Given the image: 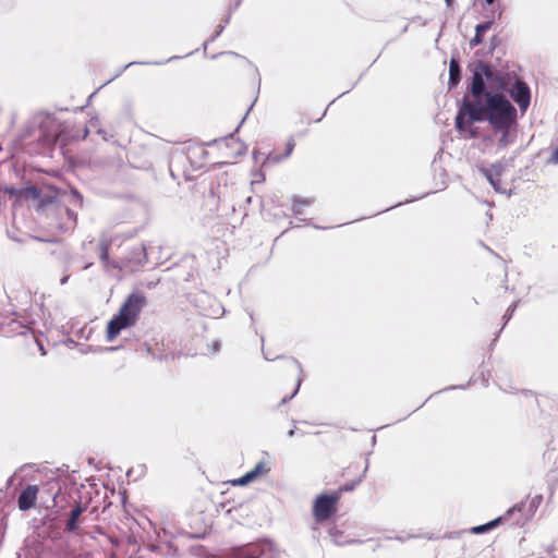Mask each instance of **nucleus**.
<instances>
[{
    "label": "nucleus",
    "mask_w": 558,
    "mask_h": 558,
    "mask_svg": "<svg viewBox=\"0 0 558 558\" xmlns=\"http://www.w3.org/2000/svg\"><path fill=\"white\" fill-rule=\"evenodd\" d=\"M487 120L493 128H511L517 120V109L499 93H486L485 101H470L466 97L456 117V128L466 131L475 121Z\"/></svg>",
    "instance_id": "obj_1"
},
{
    "label": "nucleus",
    "mask_w": 558,
    "mask_h": 558,
    "mask_svg": "<svg viewBox=\"0 0 558 558\" xmlns=\"http://www.w3.org/2000/svg\"><path fill=\"white\" fill-rule=\"evenodd\" d=\"M147 305V299L142 292H133L121 304L118 314L108 323L106 339L113 341L122 330L134 327L142 311Z\"/></svg>",
    "instance_id": "obj_2"
},
{
    "label": "nucleus",
    "mask_w": 558,
    "mask_h": 558,
    "mask_svg": "<svg viewBox=\"0 0 558 558\" xmlns=\"http://www.w3.org/2000/svg\"><path fill=\"white\" fill-rule=\"evenodd\" d=\"M353 469L355 477L351 484H343L331 494H320L315 498L312 506V514L316 523L330 520L338 511V504L342 495L352 492L362 482V471L356 466H351L348 471L350 472Z\"/></svg>",
    "instance_id": "obj_3"
},
{
    "label": "nucleus",
    "mask_w": 558,
    "mask_h": 558,
    "mask_svg": "<svg viewBox=\"0 0 558 558\" xmlns=\"http://www.w3.org/2000/svg\"><path fill=\"white\" fill-rule=\"evenodd\" d=\"M277 395L281 403L291 400L299 391L302 381V366L293 359L286 360L280 367Z\"/></svg>",
    "instance_id": "obj_4"
},
{
    "label": "nucleus",
    "mask_w": 558,
    "mask_h": 558,
    "mask_svg": "<svg viewBox=\"0 0 558 558\" xmlns=\"http://www.w3.org/2000/svg\"><path fill=\"white\" fill-rule=\"evenodd\" d=\"M246 151L245 145L238 138L230 136L220 141H216L209 145V160L211 165H231Z\"/></svg>",
    "instance_id": "obj_5"
},
{
    "label": "nucleus",
    "mask_w": 558,
    "mask_h": 558,
    "mask_svg": "<svg viewBox=\"0 0 558 558\" xmlns=\"http://www.w3.org/2000/svg\"><path fill=\"white\" fill-rule=\"evenodd\" d=\"M494 69L485 62H478L473 72L470 93L473 97L472 101H482L485 99V80H493Z\"/></svg>",
    "instance_id": "obj_6"
},
{
    "label": "nucleus",
    "mask_w": 558,
    "mask_h": 558,
    "mask_svg": "<svg viewBox=\"0 0 558 558\" xmlns=\"http://www.w3.org/2000/svg\"><path fill=\"white\" fill-rule=\"evenodd\" d=\"M185 156L194 169H203L207 166H211V163L208 162L210 158L208 148H205L202 145L189 146L186 148Z\"/></svg>",
    "instance_id": "obj_7"
},
{
    "label": "nucleus",
    "mask_w": 558,
    "mask_h": 558,
    "mask_svg": "<svg viewBox=\"0 0 558 558\" xmlns=\"http://www.w3.org/2000/svg\"><path fill=\"white\" fill-rule=\"evenodd\" d=\"M295 147V142L291 137L289 138L282 147H276L272 151H270L264 161L262 162V168H267L271 165L278 163L287 159L293 151Z\"/></svg>",
    "instance_id": "obj_8"
},
{
    "label": "nucleus",
    "mask_w": 558,
    "mask_h": 558,
    "mask_svg": "<svg viewBox=\"0 0 558 558\" xmlns=\"http://www.w3.org/2000/svg\"><path fill=\"white\" fill-rule=\"evenodd\" d=\"M525 502L521 501L520 504L514 505L511 507L504 515L498 517L495 520L489 521L486 524L477 525L471 529V532L473 534H482L485 533L494 527H496L501 522L509 521L515 513H520L524 510Z\"/></svg>",
    "instance_id": "obj_9"
},
{
    "label": "nucleus",
    "mask_w": 558,
    "mask_h": 558,
    "mask_svg": "<svg viewBox=\"0 0 558 558\" xmlns=\"http://www.w3.org/2000/svg\"><path fill=\"white\" fill-rule=\"evenodd\" d=\"M511 98L518 104L522 112H524L531 101V93L527 84L521 80H517L513 87L509 90Z\"/></svg>",
    "instance_id": "obj_10"
},
{
    "label": "nucleus",
    "mask_w": 558,
    "mask_h": 558,
    "mask_svg": "<svg viewBox=\"0 0 558 558\" xmlns=\"http://www.w3.org/2000/svg\"><path fill=\"white\" fill-rule=\"evenodd\" d=\"M270 471V463L267 460H262L254 466L253 470L244 474L243 476L232 481V485L244 486L248 483L256 481L257 478L268 474Z\"/></svg>",
    "instance_id": "obj_11"
},
{
    "label": "nucleus",
    "mask_w": 558,
    "mask_h": 558,
    "mask_svg": "<svg viewBox=\"0 0 558 558\" xmlns=\"http://www.w3.org/2000/svg\"><path fill=\"white\" fill-rule=\"evenodd\" d=\"M38 487L36 485H27L20 494L17 505L20 510L27 511L36 505Z\"/></svg>",
    "instance_id": "obj_12"
},
{
    "label": "nucleus",
    "mask_w": 558,
    "mask_h": 558,
    "mask_svg": "<svg viewBox=\"0 0 558 558\" xmlns=\"http://www.w3.org/2000/svg\"><path fill=\"white\" fill-rule=\"evenodd\" d=\"M314 204L313 197H293L291 210L293 215L301 216L305 209Z\"/></svg>",
    "instance_id": "obj_13"
},
{
    "label": "nucleus",
    "mask_w": 558,
    "mask_h": 558,
    "mask_svg": "<svg viewBox=\"0 0 558 558\" xmlns=\"http://www.w3.org/2000/svg\"><path fill=\"white\" fill-rule=\"evenodd\" d=\"M4 191H5V193H8V194H10L12 196H15L17 198H20V197L38 198L39 197V191L36 187H34V186L25 187V189H22V190H17L15 187H5Z\"/></svg>",
    "instance_id": "obj_14"
},
{
    "label": "nucleus",
    "mask_w": 558,
    "mask_h": 558,
    "mask_svg": "<svg viewBox=\"0 0 558 558\" xmlns=\"http://www.w3.org/2000/svg\"><path fill=\"white\" fill-rule=\"evenodd\" d=\"M85 511V507L77 504L70 512L69 520L66 522V530L69 532H75L78 530L77 521L81 514Z\"/></svg>",
    "instance_id": "obj_15"
},
{
    "label": "nucleus",
    "mask_w": 558,
    "mask_h": 558,
    "mask_svg": "<svg viewBox=\"0 0 558 558\" xmlns=\"http://www.w3.org/2000/svg\"><path fill=\"white\" fill-rule=\"evenodd\" d=\"M460 82V65L457 59L452 58L449 63V88L456 87Z\"/></svg>",
    "instance_id": "obj_16"
},
{
    "label": "nucleus",
    "mask_w": 558,
    "mask_h": 558,
    "mask_svg": "<svg viewBox=\"0 0 558 558\" xmlns=\"http://www.w3.org/2000/svg\"><path fill=\"white\" fill-rule=\"evenodd\" d=\"M492 24L493 23L488 21L476 26L475 36L471 39V46L475 47L483 43L484 34L492 27Z\"/></svg>",
    "instance_id": "obj_17"
},
{
    "label": "nucleus",
    "mask_w": 558,
    "mask_h": 558,
    "mask_svg": "<svg viewBox=\"0 0 558 558\" xmlns=\"http://www.w3.org/2000/svg\"><path fill=\"white\" fill-rule=\"evenodd\" d=\"M111 244H112V241L109 239H106V238H102L99 241V251H100L99 257H100V260L105 264L109 263V250H110Z\"/></svg>",
    "instance_id": "obj_18"
},
{
    "label": "nucleus",
    "mask_w": 558,
    "mask_h": 558,
    "mask_svg": "<svg viewBox=\"0 0 558 558\" xmlns=\"http://www.w3.org/2000/svg\"><path fill=\"white\" fill-rule=\"evenodd\" d=\"M351 466H356V468H359V470H361V471H362V477L364 476V473H365V471H366V466H363L361 463H351V464H349V465L343 470V472H342V476H344V477L348 480L345 484H351V483H352V481H353V480H354V477H355V471H354V469H353L352 471H350V472L348 471V470H349V468H351Z\"/></svg>",
    "instance_id": "obj_19"
},
{
    "label": "nucleus",
    "mask_w": 558,
    "mask_h": 558,
    "mask_svg": "<svg viewBox=\"0 0 558 558\" xmlns=\"http://www.w3.org/2000/svg\"><path fill=\"white\" fill-rule=\"evenodd\" d=\"M496 132L500 131L501 136L498 140V145L500 147H506L512 142V137L510 135V128H493Z\"/></svg>",
    "instance_id": "obj_20"
},
{
    "label": "nucleus",
    "mask_w": 558,
    "mask_h": 558,
    "mask_svg": "<svg viewBox=\"0 0 558 558\" xmlns=\"http://www.w3.org/2000/svg\"><path fill=\"white\" fill-rule=\"evenodd\" d=\"M507 78H508L507 74L497 72L494 70L493 80H488V81L496 83V85L499 89L505 90L506 86H507Z\"/></svg>",
    "instance_id": "obj_21"
},
{
    "label": "nucleus",
    "mask_w": 558,
    "mask_h": 558,
    "mask_svg": "<svg viewBox=\"0 0 558 558\" xmlns=\"http://www.w3.org/2000/svg\"><path fill=\"white\" fill-rule=\"evenodd\" d=\"M482 173L485 175V178L489 181V183L493 185V186H496V181H495V178L494 175L492 174V172L488 170V169H485V168H482L481 169Z\"/></svg>",
    "instance_id": "obj_22"
},
{
    "label": "nucleus",
    "mask_w": 558,
    "mask_h": 558,
    "mask_svg": "<svg viewBox=\"0 0 558 558\" xmlns=\"http://www.w3.org/2000/svg\"><path fill=\"white\" fill-rule=\"evenodd\" d=\"M47 490L52 496L53 506H56V498H57V495H58V492L60 490V488H58L57 492H53L54 490L53 484L52 483H48L47 484Z\"/></svg>",
    "instance_id": "obj_23"
},
{
    "label": "nucleus",
    "mask_w": 558,
    "mask_h": 558,
    "mask_svg": "<svg viewBox=\"0 0 558 558\" xmlns=\"http://www.w3.org/2000/svg\"><path fill=\"white\" fill-rule=\"evenodd\" d=\"M263 352H264V355L267 360H276L278 356L277 355H271L267 350H266V347L265 344H263Z\"/></svg>",
    "instance_id": "obj_24"
},
{
    "label": "nucleus",
    "mask_w": 558,
    "mask_h": 558,
    "mask_svg": "<svg viewBox=\"0 0 558 558\" xmlns=\"http://www.w3.org/2000/svg\"><path fill=\"white\" fill-rule=\"evenodd\" d=\"M448 8L452 7L454 0H445Z\"/></svg>",
    "instance_id": "obj_25"
},
{
    "label": "nucleus",
    "mask_w": 558,
    "mask_h": 558,
    "mask_svg": "<svg viewBox=\"0 0 558 558\" xmlns=\"http://www.w3.org/2000/svg\"><path fill=\"white\" fill-rule=\"evenodd\" d=\"M514 522H515L517 524H519V523H521V519H520V518H517V519L514 520Z\"/></svg>",
    "instance_id": "obj_26"
},
{
    "label": "nucleus",
    "mask_w": 558,
    "mask_h": 558,
    "mask_svg": "<svg viewBox=\"0 0 558 558\" xmlns=\"http://www.w3.org/2000/svg\"><path fill=\"white\" fill-rule=\"evenodd\" d=\"M487 3L492 4L494 0H486Z\"/></svg>",
    "instance_id": "obj_27"
}]
</instances>
